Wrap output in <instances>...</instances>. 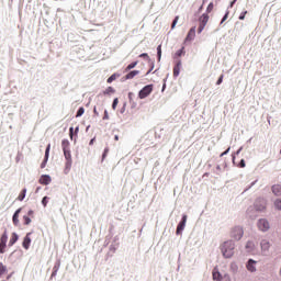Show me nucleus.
Returning a JSON list of instances; mask_svg holds the SVG:
<instances>
[{
    "label": "nucleus",
    "instance_id": "obj_1",
    "mask_svg": "<svg viewBox=\"0 0 281 281\" xmlns=\"http://www.w3.org/2000/svg\"><path fill=\"white\" fill-rule=\"evenodd\" d=\"M235 244L232 240H227L221 246V251L224 258H232L234 256Z\"/></svg>",
    "mask_w": 281,
    "mask_h": 281
},
{
    "label": "nucleus",
    "instance_id": "obj_2",
    "mask_svg": "<svg viewBox=\"0 0 281 281\" xmlns=\"http://www.w3.org/2000/svg\"><path fill=\"white\" fill-rule=\"evenodd\" d=\"M271 240L269 239H261L260 241V249H261V256H269V251H271Z\"/></svg>",
    "mask_w": 281,
    "mask_h": 281
},
{
    "label": "nucleus",
    "instance_id": "obj_3",
    "mask_svg": "<svg viewBox=\"0 0 281 281\" xmlns=\"http://www.w3.org/2000/svg\"><path fill=\"white\" fill-rule=\"evenodd\" d=\"M154 86L153 85H147L145 86L139 92H138V98L140 100H144L148 98L153 93Z\"/></svg>",
    "mask_w": 281,
    "mask_h": 281
},
{
    "label": "nucleus",
    "instance_id": "obj_4",
    "mask_svg": "<svg viewBox=\"0 0 281 281\" xmlns=\"http://www.w3.org/2000/svg\"><path fill=\"white\" fill-rule=\"evenodd\" d=\"M244 234L245 232L243 231V227L236 226L231 231V238H234V240H240Z\"/></svg>",
    "mask_w": 281,
    "mask_h": 281
},
{
    "label": "nucleus",
    "instance_id": "obj_5",
    "mask_svg": "<svg viewBox=\"0 0 281 281\" xmlns=\"http://www.w3.org/2000/svg\"><path fill=\"white\" fill-rule=\"evenodd\" d=\"M210 21V15H207V13H203L200 16V25L198 29V33L201 34V32H203V30H205V25H207V22Z\"/></svg>",
    "mask_w": 281,
    "mask_h": 281
},
{
    "label": "nucleus",
    "instance_id": "obj_6",
    "mask_svg": "<svg viewBox=\"0 0 281 281\" xmlns=\"http://www.w3.org/2000/svg\"><path fill=\"white\" fill-rule=\"evenodd\" d=\"M258 229H260V232H269L270 229V224L269 221H267L266 218H261L258 221Z\"/></svg>",
    "mask_w": 281,
    "mask_h": 281
},
{
    "label": "nucleus",
    "instance_id": "obj_7",
    "mask_svg": "<svg viewBox=\"0 0 281 281\" xmlns=\"http://www.w3.org/2000/svg\"><path fill=\"white\" fill-rule=\"evenodd\" d=\"M186 223H188V215H183L181 222L177 226L176 234L179 236L183 229H186Z\"/></svg>",
    "mask_w": 281,
    "mask_h": 281
},
{
    "label": "nucleus",
    "instance_id": "obj_8",
    "mask_svg": "<svg viewBox=\"0 0 281 281\" xmlns=\"http://www.w3.org/2000/svg\"><path fill=\"white\" fill-rule=\"evenodd\" d=\"M64 157L66 159V169L70 170L71 169V150L70 149L64 150Z\"/></svg>",
    "mask_w": 281,
    "mask_h": 281
},
{
    "label": "nucleus",
    "instance_id": "obj_9",
    "mask_svg": "<svg viewBox=\"0 0 281 281\" xmlns=\"http://www.w3.org/2000/svg\"><path fill=\"white\" fill-rule=\"evenodd\" d=\"M195 36H196V27L193 26L190 29V31L184 40V43H190V41H194Z\"/></svg>",
    "mask_w": 281,
    "mask_h": 281
},
{
    "label": "nucleus",
    "instance_id": "obj_10",
    "mask_svg": "<svg viewBox=\"0 0 281 281\" xmlns=\"http://www.w3.org/2000/svg\"><path fill=\"white\" fill-rule=\"evenodd\" d=\"M255 207L258 212H262L267 207V201L259 199L255 202Z\"/></svg>",
    "mask_w": 281,
    "mask_h": 281
},
{
    "label": "nucleus",
    "instance_id": "obj_11",
    "mask_svg": "<svg viewBox=\"0 0 281 281\" xmlns=\"http://www.w3.org/2000/svg\"><path fill=\"white\" fill-rule=\"evenodd\" d=\"M52 149V145L48 144L45 150L44 160L41 164V168H45L47 166V161L49 160V150Z\"/></svg>",
    "mask_w": 281,
    "mask_h": 281
},
{
    "label": "nucleus",
    "instance_id": "obj_12",
    "mask_svg": "<svg viewBox=\"0 0 281 281\" xmlns=\"http://www.w3.org/2000/svg\"><path fill=\"white\" fill-rule=\"evenodd\" d=\"M245 249L247 254H251L254 256V254H256V244H254V241H247Z\"/></svg>",
    "mask_w": 281,
    "mask_h": 281
},
{
    "label": "nucleus",
    "instance_id": "obj_13",
    "mask_svg": "<svg viewBox=\"0 0 281 281\" xmlns=\"http://www.w3.org/2000/svg\"><path fill=\"white\" fill-rule=\"evenodd\" d=\"M38 182L41 183V186H49V183H52V177H49L48 175H43L41 176Z\"/></svg>",
    "mask_w": 281,
    "mask_h": 281
},
{
    "label": "nucleus",
    "instance_id": "obj_14",
    "mask_svg": "<svg viewBox=\"0 0 281 281\" xmlns=\"http://www.w3.org/2000/svg\"><path fill=\"white\" fill-rule=\"evenodd\" d=\"M31 235L32 233H27L23 239L22 246L24 247V249H30V245H32V238H30Z\"/></svg>",
    "mask_w": 281,
    "mask_h": 281
},
{
    "label": "nucleus",
    "instance_id": "obj_15",
    "mask_svg": "<svg viewBox=\"0 0 281 281\" xmlns=\"http://www.w3.org/2000/svg\"><path fill=\"white\" fill-rule=\"evenodd\" d=\"M181 72V59H179L173 67V77L177 78L179 77V74Z\"/></svg>",
    "mask_w": 281,
    "mask_h": 281
},
{
    "label": "nucleus",
    "instance_id": "obj_16",
    "mask_svg": "<svg viewBox=\"0 0 281 281\" xmlns=\"http://www.w3.org/2000/svg\"><path fill=\"white\" fill-rule=\"evenodd\" d=\"M256 260L254 259H250L247 265H246V268L251 272L254 273V271H256Z\"/></svg>",
    "mask_w": 281,
    "mask_h": 281
},
{
    "label": "nucleus",
    "instance_id": "obj_17",
    "mask_svg": "<svg viewBox=\"0 0 281 281\" xmlns=\"http://www.w3.org/2000/svg\"><path fill=\"white\" fill-rule=\"evenodd\" d=\"M19 214H21V209H18L14 212L13 217H12L13 225H15V227H18V225H19Z\"/></svg>",
    "mask_w": 281,
    "mask_h": 281
},
{
    "label": "nucleus",
    "instance_id": "obj_18",
    "mask_svg": "<svg viewBox=\"0 0 281 281\" xmlns=\"http://www.w3.org/2000/svg\"><path fill=\"white\" fill-rule=\"evenodd\" d=\"M139 70H132L125 76V80H133L135 76H138Z\"/></svg>",
    "mask_w": 281,
    "mask_h": 281
},
{
    "label": "nucleus",
    "instance_id": "obj_19",
    "mask_svg": "<svg viewBox=\"0 0 281 281\" xmlns=\"http://www.w3.org/2000/svg\"><path fill=\"white\" fill-rule=\"evenodd\" d=\"M16 240H19V235L16 233H12L9 240V247H12L16 243Z\"/></svg>",
    "mask_w": 281,
    "mask_h": 281
},
{
    "label": "nucleus",
    "instance_id": "obj_20",
    "mask_svg": "<svg viewBox=\"0 0 281 281\" xmlns=\"http://www.w3.org/2000/svg\"><path fill=\"white\" fill-rule=\"evenodd\" d=\"M272 192H273V194H276V196H280V194H281V184L272 186Z\"/></svg>",
    "mask_w": 281,
    "mask_h": 281
},
{
    "label": "nucleus",
    "instance_id": "obj_21",
    "mask_svg": "<svg viewBox=\"0 0 281 281\" xmlns=\"http://www.w3.org/2000/svg\"><path fill=\"white\" fill-rule=\"evenodd\" d=\"M8 273V267L3 265V262H0V278H3Z\"/></svg>",
    "mask_w": 281,
    "mask_h": 281
},
{
    "label": "nucleus",
    "instance_id": "obj_22",
    "mask_svg": "<svg viewBox=\"0 0 281 281\" xmlns=\"http://www.w3.org/2000/svg\"><path fill=\"white\" fill-rule=\"evenodd\" d=\"M213 280H217V281L223 280V276H221V272H218V269L216 268L213 270Z\"/></svg>",
    "mask_w": 281,
    "mask_h": 281
},
{
    "label": "nucleus",
    "instance_id": "obj_23",
    "mask_svg": "<svg viewBox=\"0 0 281 281\" xmlns=\"http://www.w3.org/2000/svg\"><path fill=\"white\" fill-rule=\"evenodd\" d=\"M186 55V47H181V49L177 50L175 54L176 58H181V56Z\"/></svg>",
    "mask_w": 281,
    "mask_h": 281
},
{
    "label": "nucleus",
    "instance_id": "obj_24",
    "mask_svg": "<svg viewBox=\"0 0 281 281\" xmlns=\"http://www.w3.org/2000/svg\"><path fill=\"white\" fill-rule=\"evenodd\" d=\"M111 93H115V89L113 87H108L104 91H103V95H111Z\"/></svg>",
    "mask_w": 281,
    "mask_h": 281
},
{
    "label": "nucleus",
    "instance_id": "obj_25",
    "mask_svg": "<svg viewBox=\"0 0 281 281\" xmlns=\"http://www.w3.org/2000/svg\"><path fill=\"white\" fill-rule=\"evenodd\" d=\"M69 146H70V144L67 139L61 140V148H63L64 151L65 150H70Z\"/></svg>",
    "mask_w": 281,
    "mask_h": 281
},
{
    "label": "nucleus",
    "instance_id": "obj_26",
    "mask_svg": "<svg viewBox=\"0 0 281 281\" xmlns=\"http://www.w3.org/2000/svg\"><path fill=\"white\" fill-rule=\"evenodd\" d=\"M117 78H120V75L113 74L112 76H110V77L108 78L106 82H108L109 85H111V82L117 80Z\"/></svg>",
    "mask_w": 281,
    "mask_h": 281
},
{
    "label": "nucleus",
    "instance_id": "obj_27",
    "mask_svg": "<svg viewBox=\"0 0 281 281\" xmlns=\"http://www.w3.org/2000/svg\"><path fill=\"white\" fill-rule=\"evenodd\" d=\"M25 194H27V189H23L19 196H18V201H23L25 199Z\"/></svg>",
    "mask_w": 281,
    "mask_h": 281
},
{
    "label": "nucleus",
    "instance_id": "obj_28",
    "mask_svg": "<svg viewBox=\"0 0 281 281\" xmlns=\"http://www.w3.org/2000/svg\"><path fill=\"white\" fill-rule=\"evenodd\" d=\"M0 244L1 245L8 244V234L7 233H3L2 236L0 237Z\"/></svg>",
    "mask_w": 281,
    "mask_h": 281
},
{
    "label": "nucleus",
    "instance_id": "obj_29",
    "mask_svg": "<svg viewBox=\"0 0 281 281\" xmlns=\"http://www.w3.org/2000/svg\"><path fill=\"white\" fill-rule=\"evenodd\" d=\"M138 61H134L131 63L130 65H127V67L125 68V71H131V69H135V67H137Z\"/></svg>",
    "mask_w": 281,
    "mask_h": 281
},
{
    "label": "nucleus",
    "instance_id": "obj_30",
    "mask_svg": "<svg viewBox=\"0 0 281 281\" xmlns=\"http://www.w3.org/2000/svg\"><path fill=\"white\" fill-rule=\"evenodd\" d=\"M117 104H120V99L115 98L112 103V109L115 111L117 109Z\"/></svg>",
    "mask_w": 281,
    "mask_h": 281
},
{
    "label": "nucleus",
    "instance_id": "obj_31",
    "mask_svg": "<svg viewBox=\"0 0 281 281\" xmlns=\"http://www.w3.org/2000/svg\"><path fill=\"white\" fill-rule=\"evenodd\" d=\"M85 115V108H79L77 111L76 117H82Z\"/></svg>",
    "mask_w": 281,
    "mask_h": 281
},
{
    "label": "nucleus",
    "instance_id": "obj_32",
    "mask_svg": "<svg viewBox=\"0 0 281 281\" xmlns=\"http://www.w3.org/2000/svg\"><path fill=\"white\" fill-rule=\"evenodd\" d=\"M23 221H24V225H30V223H32V218L27 215L23 216Z\"/></svg>",
    "mask_w": 281,
    "mask_h": 281
},
{
    "label": "nucleus",
    "instance_id": "obj_33",
    "mask_svg": "<svg viewBox=\"0 0 281 281\" xmlns=\"http://www.w3.org/2000/svg\"><path fill=\"white\" fill-rule=\"evenodd\" d=\"M274 207H276L277 210H281V198H280V199H277V200L274 201Z\"/></svg>",
    "mask_w": 281,
    "mask_h": 281
},
{
    "label": "nucleus",
    "instance_id": "obj_34",
    "mask_svg": "<svg viewBox=\"0 0 281 281\" xmlns=\"http://www.w3.org/2000/svg\"><path fill=\"white\" fill-rule=\"evenodd\" d=\"M47 203H49V198L44 196V198L42 199V205H43L44 207H47Z\"/></svg>",
    "mask_w": 281,
    "mask_h": 281
},
{
    "label": "nucleus",
    "instance_id": "obj_35",
    "mask_svg": "<svg viewBox=\"0 0 281 281\" xmlns=\"http://www.w3.org/2000/svg\"><path fill=\"white\" fill-rule=\"evenodd\" d=\"M214 10V3L210 2L207 8H206V12L210 14V12H212Z\"/></svg>",
    "mask_w": 281,
    "mask_h": 281
},
{
    "label": "nucleus",
    "instance_id": "obj_36",
    "mask_svg": "<svg viewBox=\"0 0 281 281\" xmlns=\"http://www.w3.org/2000/svg\"><path fill=\"white\" fill-rule=\"evenodd\" d=\"M179 22V15H177L171 24V30H175L177 27V23Z\"/></svg>",
    "mask_w": 281,
    "mask_h": 281
},
{
    "label": "nucleus",
    "instance_id": "obj_37",
    "mask_svg": "<svg viewBox=\"0 0 281 281\" xmlns=\"http://www.w3.org/2000/svg\"><path fill=\"white\" fill-rule=\"evenodd\" d=\"M227 19H229V11H226L225 15L223 16L221 24H223L224 22L227 21Z\"/></svg>",
    "mask_w": 281,
    "mask_h": 281
},
{
    "label": "nucleus",
    "instance_id": "obj_38",
    "mask_svg": "<svg viewBox=\"0 0 281 281\" xmlns=\"http://www.w3.org/2000/svg\"><path fill=\"white\" fill-rule=\"evenodd\" d=\"M157 55H158V60H161V45H158L157 47Z\"/></svg>",
    "mask_w": 281,
    "mask_h": 281
},
{
    "label": "nucleus",
    "instance_id": "obj_39",
    "mask_svg": "<svg viewBox=\"0 0 281 281\" xmlns=\"http://www.w3.org/2000/svg\"><path fill=\"white\" fill-rule=\"evenodd\" d=\"M245 16H247V11L240 13L239 21H245Z\"/></svg>",
    "mask_w": 281,
    "mask_h": 281
},
{
    "label": "nucleus",
    "instance_id": "obj_40",
    "mask_svg": "<svg viewBox=\"0 0 281 281\" xmlns=\"http://www.w3.org/2000/svg\"><path fill=\"white\" fill-rule=\"evenodd\" d=\"M5 244H0V254H5Z\"/></svg>",
    "mask_w": 281,
    "mask_h": 281
},
{
    "label": "nucleus",
    "instance_id": "obj_41",
    "mask_svg": "<svg viewBox=\"0 0 281 281\" xmlns=\"http://www.w3.org/2000/svg\"><path fill=\"white\" fill-rule=\"evenodd\" d=\"M106 155H109V147H106L103 151L102 159L106 158Z\"/></svg>",
    "mask_w": 281,
    "mask_h": 281
},
{
    "label": "nucleus",
    "instance_id": "obj_42",
    "mask_svg": "<svg viewBox=\"0 0 281 281\" xmlns=\"http://www.w3.org/2000/svg\"><path fill=\"white\" fill-rule=\"evenodd\" d=\"M223 78H224V76L221 75L220 78L216 81V85H223Z\"/></svg>",
    "mask_w": 281,
    "mask_h": 281
},
{
    "label": "nucleus",
    "instance_id": "obj_43",
    "mask_svg": "<svg viewBox=\"0 0 281 281\" xmlns=\"http://www.w3.org/2000/svg\"><path fill=\"white\" fill-rule=\"evenodd\" d=\"M58 269H60V263L55 265L53 271H55V273H58Z\"/></svg>",
    "mask_w": 281,
    "mask_h": 281
},
{
    "label": "nucleus",
    "instance_id": "obj_44",
    "mask_svg": "<svg viewBox=\"0 0 281 281\" xmlns=\"http://www.w3.org/2000/svg\"><path fill=\"white\" fill-rule=\"evenodd\" d=\"M69 137L70 139H74V127L69 128Z\"/></svg>",
    "mask_w": 281,
    "mask_h": 281
},
{
    "label": "nucleus",
    "instance_id": "obj_45",
    "mask_svg": "<svg viewBox=\"0 0 281 281\" xmlns=\"http://www.w3.org/2000/svg\"><path fill=\"white\" fill-rule=\"evenodd\" d=\"M26 216H29V217H31V218H34V212L32 211V210H30L29 212H27V215Z\"/></svg>",
    "mask_w": 281,
    "mask_h": 281
},
{
    "label": "nucleus",
    "instance_id": "obj_46",
    "mask_svg": "<svg viewBox=\"0 0 281 281\" xmlns=\"http://www.w3.org/2000/svg\"><path fill=\"white\" fill-rule=\"evenodd\" d=\"M139 58H149L148 53H143L139 55Z\"/></svg>",
    "mask_w": 281,
    "mask_h": 281
},
{
    "label": "nucleus",
    "instance_id": "obj_47",
    "mask_svg": "<svg viewBox=\"0 0 281 281\" xmlns=\"http://www.w3.org/2000/svg\"><path fill=\"white\" fill-rule=\"evenodd\" d=\"M103 120H109V111H104Z\"/></svg>",
    "mask_w": 281,
    "mask_h": 281
},
{
    "label": "nucleus",
    "instance_id": "obj_48",
    "mask_svg": "<svg viewBox=\"0 0 281 281\" xmlns=\"http://www.w3.org/2000/svg\"><path fill=\"white\" fill-rule=\"evenodd\" d=\"M227 153H229V147H228L225 151H223V153L220 155V157H225V155H227Z\"/></svg>",
    "mask_w": 281,
    "mask_h": 281
},
{
    "label": "nucleus",
    "instance_id": "obj_49",
    "mask_svg": "<svg viewBox=\"0 0 281 281\" xmlns=\"http://www.w3.org/2000/svg\"><path fill=\"white\" fill-rule=\"evenodd\" d=\"M245 159H241L240 162H239V168H245Z\"/></svg>",
    "mask_w": 281,
    "mask_h": 281
},
{
    "label": "nucleus",
    "instance_id": "obj_50",
    "mask_svg": "<svg viewBox=\"0 0 281 281\" xmlns=\"http://www.w3.org/2000/svg\"><path fill=\"white\" fill-rule=\"evenodd\" d=\"M79 131H80V127H79V126H77V127L75 128V136H76V137H78V133H79Z\"/></svg>",
    "mask_w": 281,
    "mask_h": 281
},
{
    "label": "nucleus",
    "instance_id": "obj_51",
    "mask_svg": "<svg viewBox=\"0 0 281 281\" xmlns=\"http://www.w3.org/2000/svg\"><path fill=\"white\" fill-rule=\"evenodd\" d=\"M95 142V138H92L89 143L90 146H93V143Z\"/></svg>",
    "mask_w": 281,
    "mask_h": 281
},
{
    "label": "nucleus",
    "instance_id": "obj_52",
    "mask_svg": "<svg viewBox=\"0 0 281 281\" xmlns=\"http://www.w3.org/2000/svg\"><path fill=\"white\" fill-rule=\"evenodd\" d=\"M93 113L94 115H100V113H98V110L95 108L93 109Z\"/></svg>",
    "mask_w": 281,
    "mask_h": 281
},
{
    "label": "nucleus",
    "instance_id": "obj_53",
    "mask_svg": "<svg viewBox=\"0 0 281 281\" xmlns=\"http://www.w3.org/2000/svg\"><path fill=\"white\" fill-rule=\"evenodd\" d=\"M234 3H236V0L231 2V8H234Z\"/></svg>",
    "mask_w": 281,
    "mask_h": 281
},
{
    "label": "nucleus",
    "instance_id": "obj_54",
    "mask_svg": "<svg viewBox=\"0 0 281 281\" xmlns=\"http://www.w3.org/2000/svg\"><path fill=\"white\" fill-rule=\"evenodd\" d=\"M56 270H53L52 277L54 278V276H56Z\"/></svg>",
    "mask_w": 281,
    "mask_h": 281
},
{
    "label": "nucleus",
    "instance_id": "obj_55",
    "mask_svg": "<svg viewBox=\"0 0 281 281\" xmlns=\"http://www.w3.org/2000/svg\"><path fill=\"white\" fill-rule=\"evenodd\" d=\"M114 139L117 142V140L120 139V137H119V136H115Z\"/></svg>",
    "mask_w": 281,
    "mask_h": 281
},
{
    "label": "nucleus",
    "instance_id": "obj_56",
    "mask_svg": "<svg viewBox=\"0 0 281 281\" xmlns=\"http://www.w3.org/2000/svg\"><path fill=\"white\" fill-rule=\"evenodd\" d=\"M150 71H153V67H151V69H150V70H148V72H147V74H150Z\"/></svg>",
    "mask_w": 281,
    "mask_h": 281
},
{
    "label": "nucleus",
    "instance_id": "obj_57",
    "mask_svg": "<svg viewBox=\"0 0 281 281\" xmlns=\"http://www.w3.org/2000/svg\"><path fill=\"white\" fill-rule=\"evenodd\" d=\"M128 95H130V98H131V95H133V93L130 92Z\"/></svg>",
    "mask_w": 281,
    "mask_h": 281
},
{
    "label": "nucleus",
    "instance_id": "obj_58",
    "mask_svg": "<svg viewBox=\"0 0 281 281\" xmlns=\"http://www.w3.org/2000/svg\"><path fill=\"white\" fill-rule=\"evenodd\" d=\"M7 280H10V276L7 277Z\"/></svg>",
    "mask_w": 281,
    "mask_h": 281
}]
</instances>
